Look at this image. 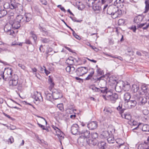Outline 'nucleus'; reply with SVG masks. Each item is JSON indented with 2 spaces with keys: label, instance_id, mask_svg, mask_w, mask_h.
<instances>
[{
  "label": "nucleus",
  "instance_id": "29",
  "mask_svg": "<svg viewBox=\"0 0 149 149\" xmlns=\"http://www.w3.org/2000/svg\"><path fill=\"white\" fill-rule=\"evenodd\" d=\"M107 141L109 143H114L116 140L114 139V137L112 136V134H111L110 136L107 139Z\"/></svg>",
  "mask_w": 149,
  "mask_h": 149
},
{
  "label": "nucleus",
  "instance_id": "1",
  "mask_svg": "<svg viewBox=\"0 0 149 149\" xmlns=\"http://www.w3.org/2000/svg\"><path fill=\"white\" fill-rule=\"evenodd\" d=\"M13 72V71L11 68H8L6 70V72L4 73V78L5 77L7 79H5L3 78L5 81H8L10 80L9 81V86H15L17 85L19 79L18 77L17 74H14L12 75Z\"/></svg>",
  "mask_w": 149,
  "mask_h": 149
},
{
  "label": "nucleus",
  "instance_id": "32",
  "mask_svg": "<svg viewBox=\"0 0 149 149\" xmlns=\"http://www.w3.org/2000/svg\"><path fill=\"white\" fill-rule=\"evenodd\" d=\"M124 0H116L114 2V4L115 6H120L121 4H123L124 2Z\"/></svg>",
  "mask_w": 149,
  "mask_h": 149
},
{
  "label": "nucleus",
  "instance_id": "15",
  "mask_svg": "<svg viewBox=\"0 0 149 149\" xmlns=\"http://www.w3.org/2000/svg\"><path fill=\"white\" fill-rule=\"evenodd\" d=\"M117 7L114 8L112 6H109L108 7L107 10V14L111 15L113 18V16H115V13L116 11Z\"/></svg>",
  "mask_w": 149,
  "mask_h": 149
},
{
  "label": "nucleus",
  "instance_id": "34",
  "mask_svg": "<svg viewBox=\"0 0 149 149\" xmlns=\"http://www.w3.org/2000/svg\"><path fill=\"white\" fill-rule=\"evenodd\" d=\"M7 11L4 9L1 10L0 11V18L4 17L7 14Z\"/></svg>",
  "mask_w": 149,
  "mask_h": 149
},
{
  "label": "nucleus",
  "instance_id": "26",
  "mask_svg": "<svg viewBox=\"0 0 149 149\" xmlns=\"http://www.w3.org/2000/svg\"><path fill=\"white\" fill-rule=\"evenodd\" d=\"M123 90L125 91H128L130 88V86L129 83L127 81L124 82Z\"/></svg>",
  "mask_w": 149,
  "mask_h": 149
},
{
  "label": "nucleus",
  "instance_id": "52",
  "mask_svg": "<svg viewBox=\"0 0 149 149\" xmlns=\"http://www.w3.org/2000/svg\"><path fill=\"white\" fill-rule=\"evenodd\" d=\"M53 49L52 48L49 47L47 48V50L46 51L45 54H48L49 53L52 51Z\"/></svg>",
  "mask_w": 149,
  "mask_h": 149
},
{
  "label": "nucleus",
  "instance_id": "60",
  "mask_svg": "<svg viewBox=\"0 0 149 149\" xmlns=\"http://www.w3.org/2000/svg\"><path fill=\"white\" fill-rule=\"evenodd\" d=\"M92 89L95 92H100V91H101V89L97 87H94V88H93Z\"/></svg>",
  "mask_w": 149,
  "mask_h": 149
},
{
  "label": "nucleus",
  "instance_id": "4",
  "mask_svg": "<svg viewBox=\"0 0 149 149\" xmlns=\"http://www.w3.org/2000/svg\"><path fill=\"white\" fill-rule=\"evenodd\" d=\"M97 76L92 77L91 81L94 83H99L100 82L103 83V84L105 86L106 84V81L105 80L106 77L104 75H103L99 77H98Z\"/></svg>",
  "mask_w": 149,
  "mask_h": 149
},
{
  "label": "nucleus",
  "instance_id": "50",
  "mask_svg": "<svg viewBox=\"0 0 149 149\" xmlns=\"http://www.w3.org/2000/svg\"><path fill=\"white\" fill-rule=\"evenodd\" d=\"M12 45H19L20 46H22V44L21 43H19L17 42L16 41H14L12 43Z\"/></svg>",
  "mask_w": 149,
  "mask_h": 149
},
{
  "label": "nucleus",
  "instance_id": "13",
  "mask_svg": "<svg viewBox=\"0 0 149 149\" xmlns=\"http://www.w3.org/2000/svg\"><path fill=\"white\" fill-rule=\"evenodd\" d=\"M124 84V82L123 81H120L118 82L115 86L116 91L118 93L120 92L122 90H123Z\"/></svg>",
  "mask_w": 149,
  "mask_h": 149
},
{
  "label": "nucleus",
  "instance_id": "14",
  "mask_svg": "<svg viewBox=\"0 0 149 149\" xmlns=\"http://www.w3.org/2000/svg\"><path fill=\"white\" fill-rule=\"evenodd\" d=\"M32 97L36 101H43V98L40 92L36 91L34 93V95L32 96Z\"/></svg>",
  "mask_w": 149,
  "mask_h": 149
},
{
  "label": "nucleus",
  "instance_id": "28",
  "mask_svg": "<svg viewBox=\"0 0 149 149\" xmlns=\"http://www.w3.org/2000/svg\"><path fill=\"white\" fill-rule=\"evenodd\" d=\"M49 77L48 81L50 85V86L49 87V89L50 91H51L52 88L54 87V82H53L52 78H51L50 76H49Z\"/></svg>",
  "mask_w": 149,
  "mask_h": 149
},
{
  "label": "nucleus",
  "instance_id": "64",
  "mask_svg": "<svg viewBox=\"0 0 149 149\" xmlns=\"http://www.w3.org/2000/svg\"><path fill=\"white\" fill-rule=\"evenodd\" d=\"M9 141H10L11 143H12L14 141V139L12 136L8 139Z\"/></svg>",
  "mask_w": 149,
  "mask_h": 149
},
{
  "label": "nucleus",
  "instance_id": "37",
  "mask_svg": "<svg viewBox=\"0 0 149 149\" xmlns=\"http://www.w3.org/2000/svg\"><path fill=\"white\" fill-rule=\"evenodd\" d=\"M102 85H101V86H100V88L103 89H101V91H100V92L101 93H105L107 94L108 93V88L106 87H104L102 86Z\"/></svg>",
  "mask_w": 149,
  "mask_h": 149
},
{
  "label": "nucleus",
  "instance_id": "55",
  "mask_svg": "<svg viewBox=\"0 0 149 149\" xmlns=\"http://www.w3.org/2000/svg\"><path fill=\"white\" fill-rule=\"evenodd\" d=\"M18 66L19 67H20L21 69H22L24 70L26 68L25 66L24 65L21 64L19 63L18 64Z\"/></svg>",
  "mask_w": 149,
  "mask_h": 149
},
{
  "label": "nucleus",
  "instance_id": "35",
  "mask_svg": "<svg viewBox=\"0 0 149 149\" xmlns=\"http://www.w3.org/2000/svg\"><path fill=\"white\" fill-rule=\"evenodd\" d=\"M96 72L97 73V76H99L102 75H104V72L100 68H98L97 69Z\"/></svg>",
  "mask_w": 149,
  "mask_h": 149
},
{
  "label": "nucleus",
  "instance_id": "42",
  "mask_svg": "<svg viewBox=\"0 0 149 149\" xmlns=\"http://www.w3.org/2000/svg\"><path fill=\"white\" fill-rule=\"evenodd\" d=\"M91 136L92 139H96L98 136V134L96 132H93L91 134Z\"/></svg>",
  "mask_w": 149,
  "mask_h": 149
},
{
  "label": "nucleus",
  "instance_id": "58",
  "mask_svg": "<svg viewBox=\"0 0 149 149\" xmlns=\"http://www.w3.org/2000/svg\"><path fill=\"white\" fill-rule=\"evenodd\" d=\"M147 102V99L145 97H143V99L142 100L141 104H144Z\"/></svg>",
  "mask_w": 149,
  "mask_h": 149
},
{
  "label": "nucleus",
  "instance_id": "27",
  "mask_svg": "<svg viewBox=\"0 0 149 149\" xmlns=\"http://www.w3.org/2000/svg\"><path fill=\"white\" fill-rule=\"evenodd\" d=\"M115 13V16L113 17V18H116L119 17V16L121 15L122 13V11L121 10L118 9V8H117V10Z\"/></svg>",
  "mask_w": 149,
  "mask_h": 149
},
{
  "label": "nucleus",
  "instance_id": "10",
  "mask_svg": "<svg viewBox=\"0 0 149 149\" xmlns=\"http://www.w3.org/2000/svg\"><path fill=\"white\" fill-rule=\"evenodd\" d=\"M12 6H13V9H15L16 10L18 11L19 13H22L23 7L22 4L14 1L13 4H12Z\"/></svg>",
  "mask_w": 149,
  "mask_h": 149
},
{
  "label": "nucleus",
  "instance_id": "33",
  "mask_svg": "<svg viewBox=\"0 0 149 149\" xmlns=\"http://www.w3.org/2000/svg\"><path fill=\"white\" fill-rule=\"evenodd\" d=\"M86 3L87 5L89 7H92L94 4L93 0H86Z\"/></svg>",
  "mask_w": 149,
  "mask_h": 149
},
{
  "label": "nucleus",
  "instance_id": "12",
  "mask_svg": "<svg viewBox=\"0 0 149 149\" xmlns=\"http://www.w3.org/2000/svg\"><path fill=\"white\" fill-rule=\"evenodd\" d=\"M107 97L108 98V100L112 103H114L118 99V95L117 94L114 93L111 95H107Z\"/></svg>",
  "mask_w": 149,
  "mask_h": 149
},
{
  "label": "nucleus",
  "instance_id": "61",
  "mask_svg": "<svg viewBox=\"0 0 149 149\" xmlns=\"http://www.w3.org/2000/svg\"><path fill=\"white\" fill-rule=\"evenodd\" d=\"M37 124L38 125L39 127L41 128L42 130H44L45 129V127L44 125H41V124H40L38 122L37 123Z\"/></svg>",
  "mask_w": 149,
  "mask_h": 149
},
{
  "label": "nucleus",
  "instance_id": "49",
  "mask_svg": "<svg viewBox=\"0 0 149 149\" xmlns=\"http://www.w3.org/2000/svg\"><path fill=\"white\" fill-rule=\"evenodd\" d=\"M4 72L0 70V79L3 78L5 79H6V78H4Z\"/></svg>",
  "mask_w": 149,
  "mask_h": 149
},
{
  "label": "nucleus",
  "instance_id": "8",
  "mask_svg": "<svg viewBox=\"0 0 149 149\" xmlns=\"http://www.w3.org/2000/svg\"><path fill=\"white\" fill-rule=\"evenodd\" d=\"M88 72L87 68L86 67L78 68L76 70V72L79 76H82L86 74Z\"/></svg>",
  "mask_w": 149,
  "mask_h": 149
},
{
  "label": "nucleus",
  "instance_id": "2",
  "mask_svg": "<svg viewBox=\"0 0 149 149\" xmlns=\"http://www.w3.org/2000/svg\"><path fill=\"white\" fill-rule=\"evenodd\" d=\"M21 17L22 16L19 15H17L13 22L10 23L13 29H18L21 26V25H22Z\"/></svg>",
  "mask_w": 149,
  "mask_h": 149
},
{
  "label": "nucleus",
  "instance_id": "3",
  "mask_svg": "<svg viewBox=\"0 0 149 149\" xmlns=\"http://www.w3.org/2000/svg\"><path fill=\"white\" fill-rule=\"evenodd\" d=\"M117 109L119 111V113L123 118H124L127 120H130L131 118L130 115L127 113H123L125 109L122 108V105H120L117 108Z\"/></svg>",
  "mask_w": 149,
  "mask_h": 149
},
{
  "label": "nucleus",
  "instance_id": "21",
  "mask_svg": "<svg viewBox=\"0 0 149 149\" xmlns=\"http://www.w3.org/2000/svg\"><path fill=\"white\" fill-rule=\"evenodd\" d=\"M14 1H11L10 3L8 2H5L4 3L3 6L5 9L10 8L13 9V6H12V4H13Z\"/></svg>",
  "mask_w": 149,
  "mask_h": 149
},
{
  "label": "nucleus",
  "instance_id": "51",
  "mask_svg": "<svg viewBox=\"0 0 149 149\" xmlns=\"http://www.w3.org/2000/svg\"><path fill=\"white\" fill-rule=\"evenodd\" d=\"M39 29L41 32H43L45 31L46 30V29L45 28L41 26H40V24H39Z\"/></svg>",
  "mask_w": 149,
  "mask_h": 149
},
{
  "label": "nucleus",
  "instance_id": "30",
  "mask_svg": "<svg viewBox=\"0 0 149 149\" xmlns=\"http://www.w3.org/2000/svg\"><path fill=\"white\" fill-rule=\"evenodd\" d=\"M131 97L130 94L129 93H126L124 95V98L125 100L127 102L129 101Z\"/></svg>",
  "mask_w": 149,
  "mask_h": 149
},
{
  "label": "nucleus",
  "instance_id": "36",
  "mask_svg": "<svg viewBox=\"0 0 149 149\" xmlns=\"http://www.w3.org/2000/svg\"><path fill=\"white\" fill-rule=\"evenodd\" d=\"M106 143L104 141H101L98 143V146L100 148L102 149L105 148L106 146Z\"/></svg>",
  "mask_w": 149,
  "mask_h": 149
},
{
  "label": "nucleus",
  "instance_id": "24",
  "mask_svg": "<svg viewBox=\"0 0 149 149\" xmlns=\"http://www.w3.org/2000/svg\"><path fill=\"white\" fill-rule=\"evenodd\" d=\"M131 91L132 92L135 93L137 92L139 93V86L136 84L133 85L132 87L131 88Z\"/></svg>",
  "mask_w": 149,
  "mask_h": 149
},
{
  "label": "nucleus",
  "instance_id": "41",
  "mask_svg": "<svg viewBox=\"0 0 149 149\" xmlns=\"http://www.w3.org/2000/svg\"><path fill=\"white\" fill-rule=\"evenodd\" d=\"M57 107L61 111H64L63 106V104H58Z\"/></svg>",
  "mask_w": 149,
  "mask_h": 149
},
{
  "label": "nucleus",
  "instance_id": "63",
  "mask_svg": "<svg viewBox=\"0 0 149 149\" xmlns=\"http://www.w3.org/2000/svg\"><path fill=\"white\" fill-rule=\"evenodd\" d=\"M25 43H26V44H31V42L28 39H26L25 40V42H24Z\"/></svg>",
  "mask_w": 149,
  "mask_h": 149
},
{
  "label": "nucleus",
  "instance_id": "54",
  "mask_svg": "<svg viewBox=\"0 0 149 149\" xmlns=\"http://www.w3.org/2000/svg\"><path fill=\"white\" fill-rule=\"evenodd\" d=\"M143 113L144 115H147L149 112V111L147 109H144L143 111Z\"/></svg>",
  "mask_w": 149,
  "mask_h": 149
},
{
  "label": "nucleus",
  "instance_id": "16",
  "mask_svg": "<svg viewBox=\"0 0 149 149\" xmlns=\"http://www.w3.org/2000/svg\"><path fill=\"white\" fill-rule=\"evenodd\" d=\"M97 125L96 121H93L89 122L88 124L87 127L90 130H94L97 128Z\"/></svg>",
  "mask_w": 149,
  "mask_h": 149
},
{
  "label": "nucleus",
  "instance_id": "7",
  "mask_svg": "<svg viewBox=\"0 0 149 149\" xmlns=\"http://www.w3.org/2000/svg\"><path fill=\"white\" fill-rule=\"evenodd\" d=\"M101 3L100 1H98L97 3H94L92 7L93 10L96 13H99L101 10Z\"/></svg>",
  "mask_w": 149,
  "mask_h": 149
},
{
  "label": "nucleus",
  "instance_id": "38",
  "mask_svg": "<svg viewBox=\"0 0 149 149\" xmlns=\"http://www.w3.org/2000/svg\"><path fill=\"white\" fill-rule=\"evenodd\" d=\"M12 25L10 23L9 24H6L4 28V30L5 32H6L8 30L11 29Z\"/></svg>",
  "mask_w": 149,
  "mask_h": 149
},
{
  "label": "nucleus",
  "instance_id": "43",
  "mask_svg": "<svg viewBox=\"0 0 149 149\" xmlns=\"http://www.w3.org/2000/svg\"><path fill=\"white\" fill-rule=\"evenodd\" d=\"M118 140V141L117 140L116 141V142L118 144V148H119L121 147V146L124 145V143L123 142L120 143V141H122V140L121 139H119Z\"/></svg>",
  "mask_w": 149,
  "mask_h": 149
},
{
  "label": "nucleus",
  "instance_id": "40",
  "mask_svg": "<svg viewBox=\"0 0 149 149\" xmlns=\"http://www.w3.org/2000/svg\"><path fill=\"white\" fill-rule=\"evenodd\" d=\"M109 81L111 84H115V86L117 84V80L116 79H113L112 77H110L109 78Z\"/></svg>",
  "mask_w": 149,
  "mask_h": 149
},
{
  "label": "nucleus",
  "instance_id": "25",
  "mask_svg": "<svg viewBox=\"0 0 149 149\" xmlns=\"http://www.w3.org/2000/svg\"><path fill=\"white\" fill-rule=\"evenodd\" d=\"M65 63L68 65H72L74 63V58L72 56L69 57L66 61Z\"/></svg>",
  "mask_w": 149,
  "mask_h": 149
},
{
  "label": "nucleus",
  "instance_id": "44",
  "mask_svg": "<svg viewBox=\"0 0 149 149\" xmlns=\"http://www.w3.org/2000/svg\"><path fill=\"white\" fill-rule=\"evenodd\" d=\"M125 22V20L123 19H120L118 20V23L119 25H123L124 24Z\"/></svg>",
  "mask_w": 149,
  "mask_h": 149
},
{
  "label": "nucleus",
  "instance_id": "57",
  "mask_svg": "<svg viewBox=\"0 0 149 149\" xmlns=\"http://www.w3.org/2000/svg\"><path fill=\"white\" fill-rule=\"evenodd\" d=\"M57 7L58 8H59L63 12H65L66 10L61 5H58L57 6Z\"/></svg>",
  "mask_w": 149,
  "mask_h": 149
},
{
  "label": "nucleus",
  "instance_id": "31",
  "mask_svg": "<svg viewBox=\"0 0 149 149\" xmlns=\"http://www.w3.org/2000/svg\"><path fill=\"white\" fill-rule=\"evenodd\" d=\"M145 3L146 4L145 10L143 12V13H147L149 10V1L148 0H146Z\"/></svg>",
  "mask_w": 149,
  "mask_h": 149
},
{
  "label": "nucleus",
  "instance_id": "11",
  "mask_svg": "<svg viewBox=\"0 0 149 149\" xmlns=\"http://www.w3.org/2000/svg\"><path fill=\"white\" fill-rule=\"evenodd\" d=\"M80 134L81 135L80 136L79 139L84 138L85 140L90 136V132L89 131L85 130H82L81 132H80Z\"/></svg>",
  "mask_w": 149,
  "mask_h": 149
},
{
  "label": "nucleus",
  "instance_id": "17",
  "mask_svg": "<svg viewBox=\"0 0 149 149\" xmlns=\"http://www.w3.org/2000/svg\"><path fill=\"white\" fill-rule=\"evenodd\" d=\"M86 143L89 146H92L96 145L97 144V141L96 139H86L85 140Z\"/></svg>",
  "mask_w": 149,
  "mask_h": 149
},
{
  "label": "nucleus",
  "instance_id": "62",
  "mask_svg": "<svg viewBox=\"0 0 149 149\" xmlns=\"http://www.w3.org/2000/svg\"><path fill=\"white\" fill-rule=\"evenodd\" d=\"M137 100L138 101L139 103H141L142 100L143 99V97H139L137 98Z\"/></svg>",
  "mask_w": 149,
  "mask_h": 149
},
{
  "label": "nucleus",
  "instance_id": "23",
  "mask_svg": "<svg viewBox=\"0 0 149 149\" xmlns=\"http://www.w3.org/2000/svg\"><path fill=\"white\" fill-rule=\"evenodd\" d=\"M45 94L46 96V99L47 100L50 101L53 99L52 93H49L48 91H45Z\"/></svg>",
  "mask_w": 149,
  "mask_h": 149
},
{
  "label": "nucleus",
  "instance_id": "45",
  "mask_svg": "<svg viewBox=\"0 0 149 149\" xmlns=\"http://www.w3.org/2000/svg\"><path fill=\"white\" fill-rule=\"evenodd\" d=\"M104 111L107 112L108 114H111L113 112V111L110 109L105 108Z\"/></svg>",
  "mask_w": 149,
  "mask_h": 149
},
{
  "label": "nucleus",
  "instance_id": "39",
  "mask_svg": "<svg viewBox=\"0 0 149 149\" xmlns=\"http://www.w3.org/2000/svg\"><path fill=\"white\" fill-rule=\"evenodd\" d=\"M142 130L144 132H149V126L147 124L144 125L142 128Z\"/></svg>",
  "mask_w": 149,
  "mask_h": 149
},
{
  "label": "nucleus",
  "instance_id": "47",
  "mask_svg": "<svg viewBox=\"0 0 149 149\" xmlns=\"http://www.w3.org/2000/svg\"><path fill=\"white\" fill-rule=\"evenodd\" d=\"M57 130H56V134H57L58 135H59V136L63 138H64V136L62 137L61 135L60 136V135L61 134V133L63 134V133L61 131V130L59 129L58 128Z\"/></svg>",
  "mask_w": 149,
  "mask_h": 149
},
{
  "label": "nucleus",
  "instance_id": "22",
  "mask_svg": "<svg viewBox=\"0 0 149 149\" xmlns=\"http://www.w3.org/2000/svg\"><path fill=\"white\" fill-rule=\"evenodd\" d=\"M147 87V86H142L141 88L142 92L140 91L139 94L142 95H143L144 94H145V95H146V93H148L149 91Z\"/></svg>",
  "mask_w": 149,
  "mask_h": 149
},
{
  "label": "nucleus",
  "instance_id": "5",
  "mask_svg": "<svg viewBox=\"0 0 149 149\" xmlns=\"http://www.w3.org/2000/svg\"><path fill=\"white\" fill-rule=\"evenodd\" d=\"M51 91L52 93L53 99L54 100L61 98L63 97V95L60 90L53 88Z\"/></svg>",
  "mask_w": 149,
  "mask_h": 149
},
{
  "label": "nucleus",
  "instance_id": "56",
  "mask_svg": "<svg viewBox=\"0 0 149 149\" xmlns=\"http://www.w3.org/2000/svg\"><path fill=\"white\" fill-rule=\"evenodd\" d=\"M146 23H143L139 25V24H138V26H137V29L141 28L142 27H143V26L145 25Z\"/></svg>",
  "mask_w": 149,
  "mask_h": 149
},
{
  "label": "nucleus",
  "instance_id": "59",
  "mask_svg": "<svg viewBox=\"0 0 149 149\" xmlns=\"http://www.w3.org/2000/svg\"><path fill=\"white\" fill-rule=\"evenodd\" d=\"M72 31V34L73 36L76 38L78 39V38L79 37V36L73 30V31Z\"/></svg>",
  "mask_w": 149,
  "mask_h": 149
},
{
  "label": "nucleus",
  "instance_id": "19",
  "mask_svg": "<svg viewBox=\"0 0 149 149\" xmlns=\"http://www.w3.org/2000/svg\"><path fill=\"white\" fill-rule=\"evenodd\" d=\"M111 133L107 131H105L102 132L101 134L100 137L102 139L107 138L110 136Z\"/></svg>",
  "mask_w": 149,
  "mask_h": 149
},
{
  "label": "nucleus",
  "instance_id": "6",
  "mask_svg": "<svg viewBox=\"0 0 149 149\" xmlns=\"http://www.w3.org/2000/svg\"><path fill=\"white\" fill-rule=\"evenodd\" d=\"M22 16V25L26 23L29 22L32 19V16L30 13L26 14L24 17L21 15H19Z\"/></svg>",
  "mask_w": 149,
  "mask_h": 149
},
{
  "label": "nucleus",
  "instance_id": "18",
  "mask_svg": "<svg viewBox=\"0 0 149 149\" xmlns=\"http://www.w3.org/2000/svg\"><path fill=\"white\" fill-rule=\"evenodd\" d=\"M143 14L141 15H139L135 17L134 19V22L137 24L141 22L143 19L144 15Z\"/></svg>",
  "mask_w": 149,
  "mask_h": 149
},
{
  "label": "nucleus",
  "instance_id": "46",
  "mask_svg": "<svg viewBox=\"0 0 149 149\" xmlns=\"http://www.w3.org/2000/svg\"><path fill=\"white\" fill-rule=\"evenodd\" d=\"M41 42L43 43H48L50 41V40L47 38H42L41 39Z\"/></svg>",
  "mask_w": 149,
  "mask_h": 149
},
{
  "label": "nucleus",
  "instance_id": "20",
  "mask_svg": "<svg viewBox=\"0 0 149 149\" xmlns=\"http://www.w3.org/2000/svg\"><path fill=\"white\" fill-rule=\"evenodd\" d=\"M128 104L129 105V108L132 109L134 108L136 105L137 102L135 100H131L127 102Z\"/></svg>",
  "mask_w": 149,
  "mask_h": 149
},
{
  "label": "nucleus",
  "instance_id": "53",
  "mask_svg": "<svg viewBox=\"0 0 149 149\" xmlns=\"http://www.w3.org/2000/svg\"><path fill=\"white\" fill-rule=\"evenodd\" d=\"M130 29L132 30L134 32H136V26H135L132 25L130 28Z\"/></svg>",
  "mask_w": 149,
  "mask_h": 149
},
{
  "label": "nucleus",
  "instance_id": "48",
  "mask_svg": "<svg viewBox=\"0 0 149 149\" xmlns=\"http://www.w3.org/2000/svg\"><path fill=\"white\" fill-rule=\"evenodd\" d=\"M6 33L7 34L11 35L13 36H14L15 34L14 31L13 30L10 31H8V32H6Z\"/></svg>",
  "mask_w": 149,
  "mask_h": 149
},
{
  "label": "nucleus",
  "instance_id": "9",
  "mask_svg": "<svg viewBox=\"0 0 149 149\" xmlns=\"http://www.w3.org/2000/svg\"><path fill=\"white\" fill-rule=\"evenodd\" d=\"M71 133L73 134H80V131L79 129V126L77 124H73L71 127Z\"/></svg>",
  "mask_w": 149,
  "mask_h": 149
}]
</instances>
